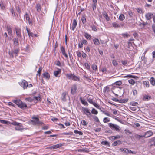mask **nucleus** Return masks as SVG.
<instances>
[{
    "label": "nucleus",
    "mask_w": 155,
    "mask_h": 155,
    "mask_svg": "<svg viewBox=\"0 0 155 155\" xmlns=\"http://www.w3.org/2000/svg\"><path fill=\"white\" fill-rule=\"evenodd\" d=\"M153 14L148 12L145 14V17L146 20H149L153 18Z\"/></svg>",
    "instance_id": "7ed1b4c3"
},
{
    "label": "nucleus",
    "mask_w": 155,
    "mask_h": 155,
    "mask_svg": "<svg viewBox=\"0 0 155 155\" xmlns=\"http://www.w3.org/2000/svg\"><path fill=\"white\" fill-rule=\"evenodd\" d=\"M93 118L94 119L95 121L97 122H99V120L97 117L94 116H93Z\"/></svg>",
    "instance_id": "49530a36"
},
{
    "label": "nucleus",
    "mask_w": 155,
    "mask_h": 155,
    "mask_svg": "<svg viewBox=\"0 0 155 155\" xmlns=\"http://www.w3.org/2000/svg\"><path fill=\"white\" fill-rule=\"evenodd\" d=\"M74 74H67L66 75L67 77H68L69 79H73Z\"/></svg>",
    "instance_id": "7c9ffc66"
},
{
    "label": "nucleus",
    "mask_w": 155,
    "mask_h": 155,
    "mask_svg": "<svg viewBox=\"0 0 155 155\" xmlns=\"http://www.w3.org/2000/svg\"><path fill=\"white\" fill-rule=\"evenodd\" d=\"M12 124L13 125L15 126H18L19 127H22V125L21 124L17 122L16 121H14L13 122H12Z\"/></svg>",
    "instance_id": "4be33fe9"
},
{
    "label": "nucleus",
    "mask_w": 155,
    "mask_h": 155,
    "mask_svg": "<svg viewBox=\"0 0 155 155\" xmlns=\"http://www.w3.org/2000/svg\"><path fill=\"white\" fill-rule=\"evenodd\" d=\"M91 113L93 114H97L98 113L97 111L94 108H93L91 111Z\"/></svg>",
    "instance_id": "a18cd8bd"
},
{
    "label": "nucleus",
    "mask_w": 155,
    "mask_h": 155,
    "mask_svg": "<svg viewBox=\"0 0 155 155\" xmlns=\"http://www.w3.org/2000/svg\"><path fill=\"white\" fill-rule=\"evenodd\" d=\"M121 143V142L120 140H117L114 141L112 144L113 146H116L118 144H120Z\"/></svg>",
    "instance_id": "b1692460"
},
{
    "label": "nucleus",
    "mask_w": 155,
    "mask_h": 155,
    "mask_svg": "<svg viewBox=\"0 0 155 155\" xmlns=\"http://www.w3.org/2000/svg\"><path fill=\"white\" fill-rule=\"evenodd\" d=\"M10 11L12 13V15L13 16H15V13L14 10L13 8H12L10 10Z\"/></svg>",
    "instance_id": "5fc2aeb1"
},
{
    "label": "nucleus",
    "mask_w": 155,
    "mask_h": 155,
    "mask_svg": "<svg viewBox=\"0 0 155 155\" xmlns=\"http://www.w3.org/2000/svg\"><path fill=\"white\" fill-rule=\"evenodd\" d=\"M62 145V144H58L56 145H54L53 146V149H57L61 147Z\"/></svg>",
    "instance_id": "a211bd4d"
},
{
    "label": "nucleus",
    "mask_w": 155,
    "mask_h": 155,
    "mask_svg": "<svg viewBox=\"0 0 155 155\" xmlns=\"http://www.w3.org/2000/svg\"><path fill=\"white\" fill-rule=\"evenodd\" d=\"M13 40L15 46L18 47L19 45L18 39L17 38H15L13 39Z\"/></svg>",
    "instance_id": "9d476101"
},
{
    "label": "nucleus",
    "mask_w": 155,
    "mask_h": 155,
    "mask_svg": "<svg viewBox=\"0 0 155 155\" xmlns=\"http://www.w3.org/2000/svg\"><path fill=\"white\" fill-rule=\"evenodd\" d=\"M110 121V120L107 117H105L104 118L103 121L104 123H106L107 122H109Z\"/></svg>",
    "instance_id": "864d4df0"
},
{
    "label": "nucleus",
    "mask_w": 155,
    "mask_h": 155,
    "mask_svg": "<svg viewBox=\"0 0 155 155\" xmlns=\"http://www.w3.org/2000/svg\"><path fill=\"white\" fill-rule=\"evenodd\" d=\"M66 94L65 93H63L62 94V99L64 101H66L65 96Z\"/></svg>",
    "instance_id": "2f4dec72"
},
{
    "label": "nucleus",
    "mask_w": 155,
    "mask_h": 155,
    "mask_svg": "<svg viewBox=\"0 0 155 155\" xmlns=\"http://www.w3.org/2000/svg\"><path fill=\"white\" fill-rule=\"evenodd\" d=\"M112 25L114 28H120V25L116 22H114L112 23Z\"/></svg>",
    "instance_id": "4468645a"
},
{
    "label": "nucleus",
    "mask_w": 155,
    "mask_h": 155,
    "mask_svg": "<svg viewBox=\"0 0 155 155\" xmlns=\"http://www.w3.org/2000/svg\"><path fill=\"white\" fill-rule=\"evenodd\" d=\"M82 110L86 115H87V114H89V113H90L89 111V110L87 108H83Z\"/></svg>",
    "instance_id": "2eb2a0df"
},
{
    "label": "nucleus",
    "mask_w": 155,
    "mask_h": 155,
    "mask_svg": "<svg viewBox=\"0 0 155 155\" xmlns=\"http://www.w3.org/2000/svg\"><path fill=\"white\" fill-rule=\"evenodd\" d=\"M151 84L153 85H155V80L154 78H151L150 80Z\"/></svg>",
    "instance_id": "aec40b11"
},
{
    "label": "nucleus",
    "mask_w": 155,
    "mask_h": 155,
    "mask_svg": "<svg viewBox=\"0 0 155 155\" xmlns=\"http://www.w3.org/2000/svg\"><path fill=\"white\" fill-rule=\"evenodd\" d=\"M42 70V68L41 67H40L39 68L38 70V73L39 74V75L40 76V74L41 73V71Z\"/></svg>",
    "instance_id": "bf43d9fd"
},
{
    "label": "nucleus",
    "mask_w": 155,
    "mask_h": 155,
    "mask_svg": "<svg viewBox=\"0 0 155 155\" xmlns=\"http://www.w3.org/2000/svg\"><path fill=\"white\" fill-rule=\"evenodd\" d=\"M25 100L26 101H28L29 102H31L33 101L34 99L33 98V97L31 98V97H29L28 98H25Z\"/></svg>",
    "instance_id": "c9c22d12"
},
{
    "label": "nucleus",
    "mask_w": 155,
    "mask_h": 155,
    "mask_svg": "<svg viewBox=\"0 0 155 155\" xmlns=\"http://www.w3.org/2000/svg\"><path fill=\"white\" fill-rule=\"evenodd\" d=\"M24 17H25L27 20L29 21L30 20V17L29 15L28 14L27 12L25 13V15H24Z\"/></svg>",
    "instance_id": "4c0bfd02"
},
{
    "label": "nucleus",
    "mask_w": 155,
    "mask_h": 155,
    "mask_svg": "<svg viewBox=\"0 0 155 155\" xmlns=\"http://www.w3.org/2000/svg\"><path fill=\"white\" fill-rule=\"evenodd\" d=\"M97 4V0H92V3L91 5V7L94 11L96 9Z\"/></svg>",
    "instance_id": "20e7f679"
},
{
    "label": "nucleus",
    "mask_w": 155,
    "mask_h": 155,
    "mask_svg": "<svg viewBox=\"0 0 155 155\" xmlns=\"http://www.w3.org/2000/svg\"><path fill=\"white\" fill-rule=\"evenodd\" d=\"M7 30L8 34L11 35L12 34L11 28L10 27H7Z\"/></svg>",
    "instance_id": "473e14b6"
},
{
    "label": "nucleus",
    "mask_w": 155,
    "mask_h": 155,
    "mask_svg": "<svg viewBox=\"0 0 155 155\" xmlns=\"http://www.w3.org/2000/svg\"><path fill=\"white\" fill-rule=\"evenodd\" d=\"M101 144L102 145H106V146H107L108 147L110 146V144L109 142L106 141H102L101 142Z\"/></svg>",
    "instance_id": "a878e982"
},
{
    "label": "nucleus",
    "mask_w": 155,
    "mask_h": 155,
    "mask_svg": "<svg viewBox=\"0 0 155 155\" xmlns=\"http://www.w3.org/2000/svg\"><path fill=\"white\" fill-rule=\"evenodd\" d=\"M153 134V132L150 131H149L146 132L144 135L143 137H145L146 138H147L151 136Z\"/></svg>",
    "instance_id": "423d86ee"
},
{
    "label": "nucleus",
    "mask_w": 155,
    "mask_h": 155,
    "mask_svg": "<svg viewBox=\"0 0 155 155\" xmlns=\"http://www.w3.org/2000/svg\"><path fill=\"white\" fill-rule=\"evenodd\" d=\"M125 19V17L124 15L121 14L119 16V19L121 21H123Z\"/></svg>",
    "instance_id": "f704fd0d"
},
{
    "label": "nucleus",
    "mask_w": 155,
    "mask_h": 155,
    "mask_svg": "<svg viewBox=\"0 0 155 155\" xmlns=\"http://www.w3.org/2000/svg\"><path fill=\"white\" fill-rule=\"evenodd\" d=\"M55 64L58 66H61V64L59 61H56L55 62Z\"/></svg>",
    "instance_id": "8fccbe9b"
},
{
    "label": "nucleus",
    "mask_w": 155,
    "mask_h": 155,
    "mask_svg": "<svg viewBox=\"0 0 155 155\" xmlns=\"http://www.w3.org/2000/svg\"><path fill=\"white\" fill-rule=\"evenodd\" d=\"M108 125L109 127L112 129H114L116 125H114L112 123H108Z\"/></svg>",
    "instance_id": "72a5a7b5"
},
{
    "label": "nucleus",
    "mask_w": 155,
    "mask_h": 155,
    "mask_svg": "<svg viewBox=\"0 0 155 155\" xmlns=\"http://www.w3.org/2000/svg\"><path fill=\"white\" fill-rule=\"evenodd\" d=\"M133 35L134 37L135 38H138L139 36L138 34L136 32L134 33L133 34Z\"/></svg>",
    "instance_id": "774afa93"
},
{
    "label": "nucleus",
    "mask_w": 155,
    "mask_h": 155,
    "mask_svg": "<svg viewBox=\"0 0 155 155\" xmlns=\"http://www.w3.org/2000/svg\"><path fill=\"white\" fill-rule=\"evenodd\" d=\"M114 130H116V131H120V127L119 126L116 125L115 126L114 128Z\"/></svg>",
    "instance_id": "4d7b16f0"
},
{
    "label": "nucleus",
    "mask_w": 155,
    "mask_h": 155,
    "mask_svg": "<svg viewBox=\"0 0 155 155\" xmlns=\"http://www.w3.org/2000/svg\"><path fill=\"white\" fill-rule=\"evenodd\" d=\"M27 33L29 37H30V36H31V37H33V33L32 32H31L30 30L29 31H27Z\"/></svg>",
    "instance_id": "3c124183"
},
{
    "label": "nucleus",
    "mask_w": 155,
    "mask_h": 155,
    "mask_svg": "<svg viewBox=\"0 0 155 155\" xmlns=\"http://www.w3.org/2000/svg\"><path fill=\"white\" fill-rule=\"evenodd\" d=\"M81 20L83 24H84L86 21V19L84 16H83L81 18Z\"/></svg>",
    "instance_id": "58836bf2"
},
{
    "label": "nucleus",
    "mask_w": 155,
    "mask_h": 155,
    "mask_svg": "<svg viewBox=\"0 0 155 155\" xmlns=\"http://www.w3.org/2000/svg\"><path fill=\"white\" fill-rule=\"evenodd\" d=\"M135 77L134 76L132 75H131L130 74H128L127 75L123 76L122 77L124 78H135Z\"/></svg>",
    "instance_id": "e433bc0d"
},
{
    "label": "nucleus",
    "mask_w": 155,
    "mask_h": 155,
    "mask_svg": "<svg viewBox=\"0 0 155 155\" xmlns=\"http://www.w3.org/2000/svg\"><path fill=\"white\" fill-rule=\"evenodd\" d=\"M36 8L37 12H39L41 10V5L39 4H37L36 5Z\"/></svg>",
    "instance_id": "cd10ccee"
},
{
    "label": "nucleus",
    "mask_w": 155,
    "mask_h": 155,
    "mask_svg": "<svg viewBox=\"0 0 155 155\" xmlns=\"http://www.w3.org/2000/svg\"><path fill=\"white\" fill-rule=\"evenodd\" d=\"M93 41L95 45H99L100 44L99 40L97 38H95Z\"/></svg>",
    "instance_id": "5701e85b"
},
{
    "label": "nucleus",
    "mask_w": 155,
    "mask_h": 155,
    "mask_svg": "<svg viewBox=\"0 0 155 155\" xmlns=\"http://www.w3.org/2000/svg\"><path fill=\"white\" fill-rule=\"evenodd\" d=\"M77 25V23L76 19H74L71 28L73 30H74L75 28Z\"/></svg>",
    "instance_id": "1a4fd4ad"
},
{
    "label": "nucleus",
    "mask_w": 155,
    "mask_h": 155,
    "mask_svg": "<svg viewBox=\"0 0 155 155\" xmlns=\"http://www.w3.org/2000/svg\"><path fill=\"white\" fill-rule=\"evenodd\" d=\"M72 80L74 81H78L79 80V79L77 77L75 76L74 75Z\"/></svg>",
    "instance_id": "052dcab7"
},
{
    "label": "nucleus",
    "mask_w": 155,
    "mask_h": 155,
    "mask_svg": "<svg viewBox=\"0 0 155 155\" xmlns=\"http://www.w3.org/2000/svg\"><path fill=\"white\" fill-rule=\"evenodd\" d=\"M74 133L76 134H78L80 135H83V134L82 132L81 131H79L77 130H74Z\"/></svg>",
    "instance_id": "c03bdc74"
},
{
    "label": "nucleus",
    "mask_w": 155,
    "mask_h": 155,
    "mask_svg": "<svg viewBox=\"0 0 155 155\" xmlns=\"http://www.w3.org/2000/svg\"><path fill=\"white\" fill-rule=\"evenodd\" d=\"M87 100L88 101L89 103H91V104H93L94 103V102H93L92 99H91L90 98H88L87 99Z\"/></svg>",
    "instance_id": "13d9d810"
},
{
    "label": "nucleus",
    "mask_w": 155,
    "mask_h": 155,
    "mask_svg": "<svg viewBox=\"0 0 155 155\" xmlns=\"http://www.w3.org/2000/svg\"><path fill=\"white\" fill-rule=\"evenodd\" d=\"M128 14L129 16L130 17H132L134 15V13L131 11L129 12Z\"/></svg>",
    "instance_id": "0e129e2a"
},
{
    "label": "nucleus",
    "mask_w": 155,
    "mask_h": 155,
    "mask_svg": "<svg viewBox=\"0 0 155 155\" xmlns=\"http://www.w3.org/2000/svg\"><path fill=\"white\" fill-rule=\"evenodd\" d=\"M15 31L17 36L19 38H21V29L20 28H15Z\"/></svg>",
    "instance_id": "6e6552de"
},
{
    "label": "nucleus",
    "mask_w": 155,
    "mask_h": 155,
    "mask_svg": "<svg viewBox=\"0 0 155 155\" xmlns=\"http://www.w3.org/2000/svg\"><path fill=\"white\" fill-rule=\"evenodd\" d=\"M137 12L143 14V10L141 8H137Z\"/></svg>",
    "instance_id": "6e6d98bb"
},
{
    "label": "nucleus",
    "mask_w": 155,
    "mask_h": 155,
    "mask_svg": "<svg viewBox=\"0 0 155 155\" xmlns=\"http://www.w3.org/2000/svg\"><path fill=\"white\" fill-rule=\"evenodd\" d=\"M84 66L87 69H89L90 67V65L88 64L87 63H85L84 64Z\"/></svg>",
    "instance_id": "680f3d73"
},
{
    "label": "nucleus",
    "mask_w": 155,
    "mask_h": 155,
    "mask_svg": "<svg viewBox=\"0 0 155 155\" xmlns=\"http://www.w3.org/2000/svg\"><path fill=\"white\" fill-rule=\"evenodd\" d=\"M61 71V70L59 69L58 71H54V74L56 77H58V75L60 74Z\"/></svg>",
    "instance_id": "dca6fc26"
},
{
    "label": "nucleus",
    "mask_w": 155,
    "mask_h": 155,
    "mask_svg": "<svg viewBox=\"0 0 155 155\" xmlns=\"http://www.w3.org/2000/svg\"><path fill=\"white\" fill-rule=\"evenodd\" d=\"M112 64L113 65L115 66H116L118 65L117 62L115 60H113L112 61Z\"/></svg>",
    "instance_id": "603ef678"
},
{
    "label": "nucleus",
    "mask_w": 155,
    "mask_h": 155,
    "mask_svg": "<svg viewBox=\"0 0 155 155\" xmlns=\"http://www.w3.org/2000/svg\"><path fill=\"white\" fill-rule=\"evenodd\" d=\"M13 102L16 104L19 107L20 106L22 102L20 100H14L13 101Z\"/></svg>",
    "instance_id": "9b49d317"
},
{
    "label": "nucleus",
    "mask_w": 155,
    "mask_h": 155,
    "mask_svg": "<svg viewBox=\"0 0 155 155\" xmlns=\"http://www.w3.org/2000/svg\"><path fill=\"white\" fill-rule=\"evenodd\" d=\"M120 137V136H113L111 137H109V139L110 140H115L116 139H117L118 138H119Z\"/></svg>",
    "instance_id": "393cba45"
},
{
    "label": "nucleus",
    "mask_w": 155,
    "mask_h": 155,
    "mask_svg": "<svg viewBox=\"0 0 155 155\" xmlns=\"http://www.w3.org/2000/svg\"><path fill=\"white\" fill-rule=\"evenodd\" d=\"M92 68L94 70H96L97 68V66L96 65L94 64L92 65Z\"/></svg>",
    "instance_id": "e2e57ef3"
},
{
    "label": "nucleus",
    "mask_w": 155,
    "mask_h": 155,
    "mask_svg": "<svg viewBox=\"0 0 155 155\" xmlns=\"http://www.w3.org/2000/svg\"><path fill=\"white\" fill-rule=\"evenodd\" d=\"M27 106L26 104L25 103L22 102L20 106L19 107L21 108V109L25 110L27 108Z\"/></svg>",
    "instance_id": "f8f14e48"
},
{
    "label": "nucleus",
    "mask_w": 155,
    "mask_h": 155,
    "mask_svg": "<svg viewBox=\"0 0 155 155\" xmlns=\"http://www.w3.org/2000/svg\"><path fill=\"white\" fill-rule=\"evenodd\" d=\"M91 27L93 31L95 32H96L97 31V30L96 28V27L95 25H93L91 26Z\"/></svg>",
    "instance_id": "de8ad7c7"
},
{
    "label": "nucleus",
    "mask_w": 155,
    "mask_h": 155,
    "mask_svg": "<svg viewBox=\"0 0 155 155\" xmlns=\"http://www.w3.org/2000/svg\"><path fill=\"white\" fill-rule=\"evenodd\" d=\"M128 82L130 84H131L132 85H134L135 83L133 79H131L129 80Z\"/></svg>",
    "instance_id": "a19ab883"
},
{
    "label": "nucleus",
    "mask_w": 155,
    "mask_h": 155,
    "mask_svg": "<svg viewBox=\"0 0 155 155\" xmlns=\"http://www.w3.org/2000/svg\"><path fill=\"white\" fill-rule=\"evenodd\" d=\"M19 50L17 49H15L14 50V53L16 54V56L18 55V54Z\"/></svg>",
    "instance_id": "338daca9"
},
{
    "label": "nucleus",
    "mask_w": 155,
    "mask_h": 155,
    "mask_svg": "<svg viewBox=\"0 0 155 155\" xmlns=\"http://www.w3.org/2000/svg\"><path fill=\"white\" fill-rule=\"evenodd\" d=\"M84 36L87 39L90 40L91 38V35L87 32L84 33Z\"/></svg>",
    "instance_id": "6ab92c4d"
},
{
    "label": "nucleus",
    "mask_w": 155,
    "mask_h": 155,
    "mask_svg": "<svg viewBox=\"0 0 155 155\" xmlns=\"http://www.w3.org/2000/svg\"><path fill=\"white\" fill-rule=\"evenodd\" d=\"M134 137L136 139H139L143 137V135H140L136 134H134Z\"/></svg>",
    "instance_id": "412c9836"
},
{
    "label": "nucleus",
    "mask_w": 155,
    "mask_h": 155,
    "mask_svg": "<svg viewBox=\"0 0 155 155\" xmlns=\"http://www.w3.org/2000/svg\"><path fill=\"white\" fill-rule=\"evenodd\" d=\"M143 83L144 85H145L146 87H148L149 86V82L148 81H145L143 82Z\"/></svg>",
    "instance_id": "37998d69"
},
{
    "label": "nucleus",
    "mask_w": 155,
    "mask_h": 155,
    "mask_svg": "<svg viewBox=\"0 0 155 155\" xmlns=\"http://www.w3.org/2000/svg\"><path fill=\"white\" fill-rule=\"evenodd\" d=\"M31 118L34 119V120H31V121L33 125H40L44 124L43 122L39 121V119L38 117L33 116Z\"/></svg>",
    "instance_id": "f257e3e1"
},
{
    "label": "nucleus",
    "mask_w": 155,
    "mask_h": 155,
    "mask_svg": "<svg viewBox=\"0 0 155 155\" xmlns=\"http://www.w3.org/2000/svg\"><path fill=\"white\" fill-rule=\"evenodd\" d=\"M121 35L124 38H127L130 36V35L127 33H122Z\"/></svg>",
    "instance_id": "09e8293b"
},
{
    "label": "nucleus",
    "mask_w": 155,
    "mask_h": 155,
    "mask_svg": "<svg viewBox=\"0 0 155 155\" xmlns=\"http://www.w3.org/2000/svg\"><path fill=\"white\" fill-rule=\"evenodd\" d=\"M50 77V74L47 72H45L42 74V77L47 80L49 79Z\"/></svg>",
    "instance_id": "39448f33"
},
{
    "label": "nucleus",
    "mask_w": 155,
    "mask_h": 155,
    "mask_svg": "<svg viewBox=\"0 0 155 155\" xmlns=\"http://www.w3.org/2000/svg\"><path fill=\"white\" fill-rule=\"evenodd\" d=\"M77 89L76 86L74 84L73 85L71 90V93L72 94L74 95L76 93V91Z\"/></svg>",
    "instance_id": "0eeeda50"
},
{
    "label": "nucleus",
    "mask_w": 155,
    "mask_h": 155,
    "mask_svg": "<svg viewBox=\"0 0 155 155\" xmlns=\"http://www.w3.org/2000/svg\"><path fill=\"white\" fill-rule=\"evenodd\" d=\"M33 98L34 99V100L36 99L37 101H41V99L39 96H38L37 97L34 96L33 97Z\"/></svg>",
    "instance_id": "ea45409f"
},
{
    "label": "nucleus",
    "mask_w": 155,
    "mask_h": 155,
    "mask_svg": "<svg viewBox=\"0 0 155 155\" xmlns=\"http://www.w3.org/2000/svg\"><path fill=\"white\" fill-rule=\"evenodd\" d=\"M81 124L83 125L86 126L87 123L86 121L84 120H82L81 121Z\"/></svg>",
    "instance_id": "69168bd1"
},
{
    "label": "nucleus",
    "mask_w": 155,
    "mask_h": 155,
    "mask_svg": "<svg viewBox=\"0 0 155 155\" xmlns=\"http://www.w3.org/2000/svg\"><path fill=\"white\" fill-rule=\"evenodd\" d=\"M20 84L21 86L23 87L24 89L27 88L28 85V82L24 80H23Z\"/></svg>",
    "instance_id": "f03ea898"
},
{
    "label": "nucleus",
    "mask_w": 155,
    "mask_h": 155,
    "mask_svg": "<svg viewBox=\"0 0 155 155\" xmlns=\"http://www.w3.org/2000/svg\"><path fill=\"white\" fill-rule=\"evenodd\" d=\"M128 48L130 50H131L132 49L133 47V46H132V43L130 42H129L128 43Z\"/></svg>",
    "instance_id": "c756f323"
},
{
    "label": "nucleus",
    "mask_w": 155,
    "mask_h": 155,
    "mask_svg": "<svg viewBox=\"0 0 155 155\" xmlns=\"http://www.w3.org/2000/svg\"><path fill=\"white\" fill-rule=\"evenodd\" d=\"M128 101V99H121L120 100H119L118 102L120 103H125L127 102Z\"/></svg>",
    "instance_id": "c85d7f7f"
},
{
    "label": "nucleus",
    "mask_w": 155,
    "mask_h": 155,
    "mask_svg": "<svg viewBox=\"0 0 155 155\" xmlns=\"http://www.w3.org/2000/svg\"><path fill=\"white\" fill-rule=\"evenodd\" d=\"M122 84V82L121 81H116L113 84V86L114 87H116L117 86H120Z\"/></svg>",
    "instance_id": "ddd939ff"
},
{
    "label": "nucleus",
    "mask_w": 155,
    "mask_h": 155,
    "mask_svg": "<svg viewBox=\"0 0 155 155\" xmlns=\"http://www.w3.org/2000/svg\"><path fill=\"white\" fill-rule=\"evenodd\" d=\"M80 100L82 103L84 105L87 106L88 105V103L84 100H83L81 97L80 98Z\"/></svg>",
    "instance_id": "f3484780"
},
{
    "label": "nucleus",
    "mask_w": 155,
    "mask_h": 155,
    "mask_svg": "<svg viewBox=\"0 0 155 155\" xmlns=\"http://www.w3.org/2000/svg\"><path fill=\"white\" fill-rule=\"evenodd\" d=\"M104 17L108 21L110 20V18L108 15L105 12L103 14Z\"/></svg>",
    "instance_id": "bb28decb"
},
{
    "label": "nucleus",
    "mask_w": 155,
    "mask_h": 155,
    "mask_svg": "<svg viewBox=\"0 0 155 155\" xmlns=\"http://www.w3.org/2000/svg\"><path fill=\"white\" fill-rule=\"evenodd\" d=\"M0 122L4 124H8V123H9L8 121L1 120H0Z\"/></svg>",
    "instance_id": "79ce46f5"
}]
</instances>
